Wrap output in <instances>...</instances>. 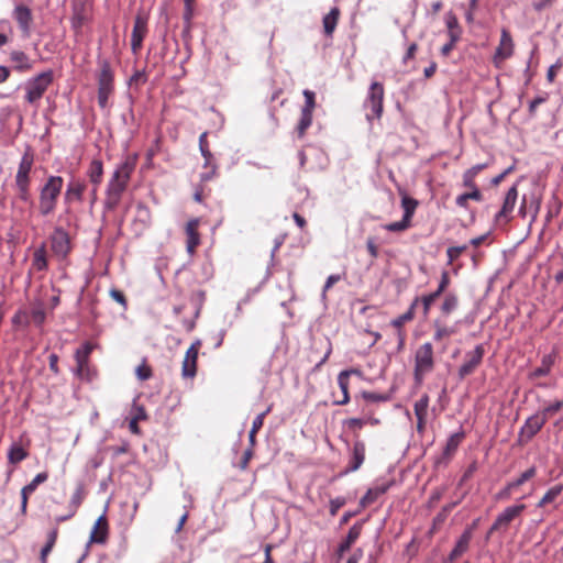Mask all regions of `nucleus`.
I'll return each mask as SVG.
<instances>
[{"mask_svg":"<svg viewBox=\"0 0 563 563\" xmlns=\"http://www.w3.org/2000/svg\"><path fill=\"white\" fill-rule=\"evenodd\" d=\"M135 167L136 156H128L117 166L106 188L103 200V209L106 211H114L119 207Z\"/></svg>","mask_w":563,"mask_h":563,"instance_id":"nucleus-1","label":"nucleus"},{"mask_svg":"<svg viewBox=\"0 0 563 563\" xmlns=\"http://www.w3.org/2000/svg\"><path fill=\"white\" fill-rule=\"evenodd\" d=\"M97 79V100L98 106L104 110L110 107V98L114 95V70L107 58L98 59Z\"/></svg>","mask_w":563,"mask_h":563,"instance_id":"nucleus-2","label":"nucleus"},{"mask_svg":"<svg viewBox=\"0 0 563 563\" xmlns=\"http://www.w3.org/2000/svg\"><path fill=\"white\" fill-rule=\"evenodd\" d=\"M64 179L60 176H49L40 190L38 211L46 217L56 209L58 197L62 192Z\"/></svg>","mask_w":563,"mask_h":563,"instance_id":"nucleus-3","label":"nucleus"},{"mask_svg":"<svg viewBox=\"0 0 563 563\" xmlns=\"http://www.w3.org/2000/svg\"><path fill=\"white\" fill-rule=\"evenodd\" d=\"M33 165H34V153L31 147H27L21 157L18 170L15 174V186L18 189V196L24 202L29 201L30 197H31L30 174L32 172Z\"/></svg>","mask_w":563,"mask_h":563,"instance_id":"nucleus-4","label":"nucleus"},{"mask_svg":"<svg viewBox=\"0 0 563 563\" xmlns=\"http://www.w3.org/2000/svg\"><path fill=\"white\" fill-rule=\"evenodd\" d=\"M435 360L431 342L421 344L415 352L413 378L417 384H422L424 377L434 369Z\"/></svg>","mask_w":563,"mask_h":563,"instance_id":"nucleus-5","label":"nucleus"},{"mask_svg":"<svg viewBox=\"0 0 563 563\" xmlns=\"http://www.w3.org/2000/svg\"><path fill=\"white\" fill-rule=\"evenodd\" d=\"M54 71L45 70L25 82V101L32 106L37 104L48 87L53 84Z\"/></svg>","mask_w":563,"mask_h":563,"instance_id":"nucleus-6","label":"nucleus"},{"mask_svg":"<svg viewBox=\"0 0 563 563\" xmlns=\"http://www.w3.org/2000/svg\"><path fill=\"white\" fill-rule=\"evenodd\" d=\"M384 98L385 89L382 82L373 81L368 88L366 98L364 100V108L369 110L366 113V119L372 121L380 119L384 112Z\"/></svg>","mask_w":563,"mask_h":563,"instance_id":"nucleus-7","label":"nucleus"},{"mask_svg":"<svg viewBox=\"0 0 563 563\" xmlns=\"http://www.w3.org/2000/svg\"><path fill=\"white\" fill-rule=\"evenodd\" d=\"M526 508L527 506L525 504H515L506 507L496 517L495 521L490 526L488 530V536H490L494 532H507L511 522L515 521L516 519H519L523 511L526 510Z\"/></svg>","mask_w":563,"mask_h":563,"instance_id":"nucleus-8","label":"nucleus"},{"mask_svg":"<svg viewBox=\"0 0 563 563\" xmlns=\"http://www.w3.org/2000/svg\"><path fill=\"white\" fill-rule=\"evenodd\" d=\"M92 350L93 345L90 342H86L75 353V360L77 363L76 374L81 379L91 380L96 376V369L89 364Z\"/></svg>","mask_w":563,"mask_h":563,"instance_id":"nucleus-9","label":"nucleus"},{"mask_svg":"<svg viewBox=\"0 0 563 563\" xmlns=\"http://www.w3.org/2000/svg\"><path fill=\"white\" fill-rule=\"evenodd\" d=\"M202 346L200 339H196L185 353L181 362V377L184 379H194L197 375L198 355Z\"/></svg>","mask_w":563,"mask_h":563,"instance_id":"nucleus-10","label":"nucleus"},{"mask_svg":"<svg viewBox=\"0 0 563 563\" xmlns=\"http://www.w3.org/2000/svg\"><path fill=\"white\" fill-rule=\"evenodd\" d=\"M515 52V43L510 32L503 27L500 32V41L493 56V64L496 68H501L504 62L510 58Z\"/></svg>","mask_w":563,"mask_h":563,"instance_id":"nucleus-11","label":"nucleus"},{"mask_svg":"<svg viewBox=\"0 0 563 563\" xmlns=\"http://www.w3.org/2000/svg\"><path fill=\"white\" fill-rule=\"evenodd\" d=\"M51 250L59 258H66L71 252V242L68 232L62 228L56 227L49 236Z\"/></svg>","mask_w":563,"mask_h":563,"instance_id":"nucleus-12","label":"nucleus"},{"mask_svg":"<svg viewBox=\"0 0 563 563\" xmlns=\"http://www.w3.org/2000/svg\"><path fill=\"white\" fill-rule=\"evenodd\" d=\"M547 423L545 418L539 411L528 417L520 428L518 434V441L520 444H527L533 437L541 431L543 426Z\"/></svg>","mask_w":563,"mask_h":563,"instance_id":"nucleus-13","label":"nucleus"},{"mask_svg":"<svg viewBox=\"0 0 563 563\" xmlns=\"http://www.w3.org/2000/svg\"><path fill=\"white\" fill-rule=\"evenodd\" d=\"M484 354L485 349L483 344H478L475 346L473 351L465 353L464 362L459 367L457 372L460 379H464L465 377L472 375L477 369V367L483 362Z\"/></svg>","mask_w":563,"mask_h":563,"instance_id":"nucleus-14","label":"nucleus"},{"mask_svg":"<svg viewBox=\"0 0 563 563\" xmlns=\"http://www.w3.org/2000/svg\"><path fill=\"white\" fill-rule=\"evenodd\" d=\"M148 18L146 14L139 12L134 19V25L131 34V49L134 54H139L143 46V40L146 37L148 27Z\"/></svg>","mask_w":563,"mask_h":563,"instance_id":"nucleus-15","label":"nucleus"},{"mask_svg":"<svg viewBox=\"0 0 563 563\" xmlns=\"http://www.w3.org/2000/svg\"><path fill=\"white\" fill-rule=\"evenodd\" d=\"M518 200V188L517 185L511 186L505 195L503 206L495 216V222L500 224H507L512 219V212L515 210Z\"/></svg>","mask_w":563,"mask_h":563,"instance_id":"nucleus-16","label":"nucleus"},{"mask_svg":"<svg viewBox=\"0 0 563 563\" xmlns=\"http://www.w3.org/2000/svg\"><path fill=\"white\" fill-rule=\"evenodd\" d=\"M351 375H361V371L357 368L344 369L338 375V385L342 391L340 399H334L333 405L344 406L350 401V377Z\"/></svg>","mask_w":563,"mask_h":563,"instance_id":"nucleus-17","label":"nucleus"},{"mask_svg":"<svg viewBox=\"0 0 563 563\" xmlns=\"http://www.w3.org/2000/svg\"><path fill=\"white\" fill-rule=\"evenodd\" d=\"M200 225L199 218L190 219L185 225V234H186V250L188 254L192 255L196 252V249L200 245V233L198 228Z\"/></svg>","mask_w":563,"mask_h":563,"instance_id":"nucleus-18","label":"nucleus"},{"mask_svg":"<svg viewBox=\"0 0 563 563\" xmlns=\"http://www.w3.org/2000/svg\"><path fill=\"white\" fill-rule=\"evenodd\" d=\"M429 402H430L429 396L427 394H423L413 404V412L417 418V432L420 435H423L426 432Z\"/></svg>","mask_w":563,"mask_h":563,"instance_id":"nucleus-19","label":"nucleus"},{"mask_svg":"<svg viewBox=\"0 0 563 563\" xmlns=\"http://www.w3.org/2000/svg\"><path fill=\"white\" fill-rule=\"evenodd\" d=\"M47 478H48L47 472L38 473L27 485H25L21 489V512H22V515H26L30 495L36 490L38 485L46 482Z\"/></svg>","mask_w":563,"mask_h":563,"instance_id":"nucleus-20","label":"nucleus"},{"mask_svg":"<svg viewBox=\"0 0 563 563\" xmlns=\"http://www.w3.org/2000/svg\"><path fill=\"white\" fill-rule=\"evenodd\" d=\"M109 536V522L106 515H101L95 522L90 537V543L103 544L107 542Z\"/></svg>","mask_w":563,"mask_h":563,"instance_id":"nucleus-21","label":"nucleus"},{"mask_svg":"<svg viewBox=\"0 0 563 563\" xmlns=\"http://www.w3.org/2000/svg\"><path fill=\"white\" fill-rule=\"evenodd\" d=\"M473 528L474 527L466 528L464 532L461 534V537L456 541L455 547L453 548V550L451 551L446 559L448 563L454 562L456 559H459L460 556L467 552L471 540L473 538Z\"/></svg>","mask_w":563,"mask_h":563,"instance_id":"nucleus-22","label":"nucleus"},{"mask_svg":"<svg viewBox=\"0 0 563 563\" xmlns=\"http://www.w3.org/2000/svg\"><path fill=\"white\" fill-rule=\"evenodd\" d=\"M13 18L18 22L22 33L29 36L31 33V25L33 22L32 11L24 4H19L13 11Z\"/></svg>","mask_w":563,"mask_h":563,"instance_id":"nucleus-23","label":"nucleus"},{"mask_svg":"<svg viewBox=\"0 0 563 563\" xmlns=\"http://www.w3.org/2000/svg\"><path fill=\"white\" fill-rule=\"evenodd\" d=\"M365 443L355 441L352 449V455L345 473L357 471L365 461Z\"/></svg>","mask_w":563,"mask_h":563,"instance_id":"nucleus-24","label":"nucleus"},{"mask_svg":"<svg viewBox=\"0 0 563 563\" xmlns=\"http://www.w3.org/2000/svg\"><path fill=\"white\" fill-rule=\"evenodd\" d=\"M361 532V522H356L350 528L346 538L338 547L336 554L339 558H341L346 551L351 549L354 542L360 538Z\"/></svg>","mask_w":563,"mask_h":563,"instance_id":"nucleus-25","label":"nucleus"},{"mask_svg":"<svg viewBox=\"0 0 563 563\" xmlns=\"http://www.w3.org/2000/svg\"><path fill=\"white\" fill-rule=\"evenodd\" d=\"M87 176L90 183L93 185L92 195L97 194L98 187L102 181L103 176V164L100 159H92L89 164Z\"/></svg>","mask_w":563,"mask_h":563,"instance_id":"nucleus-26","label":"nucleus"},{"mask_svg":"<svg viewBox=\"0 0 563 563\" xmlns=\"http://www.w3.org/2000/svg\"><path fill=\"white\" fill-rule=\"evenodd\" d=\"M390 485L391 483H384L369 488L360 500L361 508H366L367 506L374 504L378 497L384 495L389 489Z\"/></svg>","mask_w":563,"mask_h":563,"instance_id":"nucleus-27","label":"nucleus"},{"mask_svg":"<svg viewBox=\"0 0 563 563\" xmlns=\"http://www.w3.org/2000/svg\"><path fill=\"white\" fill-rule=\"evenodd\" d=\"M86 190V184L82 180H71L69 181L66 192H65V201H81L84 192Z\"/></svg>","mask_w":563,"mask_h":563,"instance_id":"nucleus-28","label":"nucleus"},{"mask_svg":"<svg viewBox=\"0 0 563 563\" xmlns=\"http://www.w3.org/2000/svg\"><path fill=\"white\" fill-rule=\"evenodd\" d=\"M10 60L14 63V69L19 73L29 71L33 68V62L22 51H12L10 53Z\"/></svg>","mask_w":563,"mask_h":563,"instance_id":"nucleus-29","label":"nucleus"},{"mask_svg":"<svg viewBox=\"0 0 563 563\" xmlns=\"http://www.w3.org/2000/svg\"><path fill=\"white\" fill-rule=\"evenodd\" d=\"M88 20L89 12L87 8L84 4L75 5L74 14L71 16V27L78 33Z\"/></svg>","mask_w":563,"mask_h":563,"instance_id":"nucleus-30","label":"nucleus"},{"mask_svg":"<svg viewBox=\"0 0 563 563\" xmlns=\"http://www.w3.org/2000/svg\"><path fill=\"white\" fill-rule=\"evenodd\" d=\"M418 305H419V298H415L412 303L410 305L409 309L405 313H402V314L398 316L397 318H395L394 320H391V322H390L391 327H394L396 329V331H405L404 324L406 322L411 321L415 318V309Z\"/></svg>","mask_w":563,"mask_h":563,"instance_id":"nucleus-31","label":"nucleus"},{"mask_svg":"<svg viewBox=\"0 0 563 563\" xmlns=\"http://www.w3.org/2000/svg\"><path fill=\"white\" fill-rule=\"evenodd\" d=\"M465 437L466 434L464 430H460L451 434L443 449V455L445 457H451L456 452L460 444L464 441Z\"/></svg>","mask_w":563,"mask_h":563,"instance_id":"nucleus-32","label":"nucleus"},{"mask_svg":"<svg viewBox=\"0 0 563 563\" xmlns=\"http://www.w3.org/2000/svg\"><path fill=\"white\" fill-rule=\"evenodd\" d=\"M555 362V354H547L541 358L540 366L536 367L531 372L532 378H539L549 375L551 368Z\"/></svg>","mask_w":563,"mask_h":563,"instance_id":"nucleus-33","label":"nucleus"},{"mask_svg":"<svg viewBox=\"0 0 563 563\" xmlns=\"http://www.w3.org/2000/svg\"><path fill=\"white\" fill-rule=\"evenodd\" d=\"M340 9L334 7L330 10V12L323 18V30L324 34L331 36L336 27L339 18H340Z\"/></svg>","mask_w":563,"mask_h":563,"instance_id":"nucleus-34","label":"nucleus"},{"mask_svg":"<svg viewBox=\"0 0 563 563\" xmlns=\"http://www.w3.org/2000/svg\"><path fill=\"white\" fill-rule=\"evenodd\" d=\"M32 266L34 269L42 272L47 269V254H46V245L43 243L40 247H37L33 253Z\"/></svg>","mask_w":563,"mask_h":563,"instance_id":"nucleus-35","label":"nucleus"},{"mask_svg":"<svg viewBox=\"0 0 563 563\" xmlns=\"http://www.w3.org/2000/svg\"><path fill=\"white\" fill-rule=\"evenodd\" d=\"M433 340L435 342H440L444 339H449L453 334H455V329L453 327H448L443 324L440 320H434L433 322Z\"/></svg>","mask_w":563,"mask_h":563,"instance_id":"nucleus-36","label":"nucleus"},{"mask_svg":"<svg viewBox=\"0 0 563 563\" xmlns=\"http://www.w3.org/2000/svg\"><path fill=\"white\" fill-rule=\"evenodd\" d=\"M57 538H58V527H55L51 531H48L46 543L41 550V563H47V558H48L49 553L52 552L53 548L55 547Z\"/></svg>","mask_w":563,"mask_h":563,"instance_id":"nucleus-37","label":"nucleus"},{"mask_svg":"<svg viewBox=\"0 0 563 563\" xmlns=\"http://www.w3.org/2000/svg\"><path fill=\"white\" fill-rule=\"evenodd\" d=\"M563 492V484H556L549 488L545 494L542 496V498L538 501L537 507L543 508L549 504H552L556 500V498L562 494Z\"/></svg>","mask_w":563,"mask_h":563,"instance_id":"nucleus-38","label":"nucleus"},{"mask_svg":"<svg viewBox=\"0 0 563 563\" xmlns=\"http://www.w3.org/2000/svg\"><path fill=\"white\" fill-rule=\"evenodd\" d=\"M29 456V452L20 444H12L8 452V461L10 464H19Z\"/></svg>","mask_w":563,"mask_h":563,"instance_id":"nucleus-39","label":"nucleus"},{"mask_svg":"<svg viewBox=\"0 0 563 563\" xmlns=\"http://www.w3.org/2000/svg\"><path fill=\"white\" fill-rule=\"evenodd\" d=\"M539 212V201L531 200L528 202L526 196H523L521 205L519 207V216L521 218H526L528 214H531L532 219L537 218Z\"/></svg>","mask_w":563,"mask_h":563,"instance_id":"nucleus-40","label":"nucleus"},{"mask_svg":"<svg viewBox=\"0 0 563 563\" xmlns=\"http://www.w3.org/2000/svg\"><path fill=\"white\" fill-rule=\"evenodd\" d=\"M475 200L477 202H481L483 200V194L482 191H468L464 192L462 195H459L455 199L456 206L463 209H468V201Z\"/></svg>","mask_w":563,"mask_h":563,"instance_id":"nucleus-41","label":"nucleus"},{"mask_svg":"<svg viewBox=\"0 0 563 563\" xmlns=\"http://www.w3.org/2000/svg\"><path fill=\"white\" fill-rule=\"evenodd\" d=\"M312 118H313V113L301 111L299 122L296 126V132H297L298 137L301 139L305 136L307 130L312 124Z\"/></svg>","mask_w":563,"mask_h":563,"instance_id":"nucleus-42","label":"nucleus"},{"mask_svg":"<svg viewBox=\"0 0 563 563\" xmlns=\"http://www.w3.org/2000/svg\"><path fill=\"white\" fill-rule=\"evenodd\" d=\"M401 207L404 209L402 218L411 222L413 213L418 207V201L411 197L404 196L401 199Z\"/></svg>","mask_w":563,"mask_h":563,"instance_id":"nucleus-43","label":"nucleus"},{"mask_svg":"<svg viewBox=\"0 0 563 563\" xmlns=\"http://www.w3.org/2000/svg\"><path fill=\"white\" fill-rule=\"evenodd\" d=\"M459 299L454 294H448L441 305V311L444 316L451 314L457 307Z\"/></svg>","mask_w":563,"mask_h":563,"instance_id":"nucleus-44","label":"nucleus"},{"mask_svg":"<svg viewBox=\"0 0 563 563\" xmlns=\"http://www.w3.org/2000/svg\"><path fill=\"white\" fill-rule=\"evenodd\" d=\"M439 297L440 296L437 292H434V291L431 292V294H428V295H423L422 297H418L419 298V303L422 305V314H423V317H428L432 305L434 303V301Z\"/></svg>","mask_w":563,"mask_h":563,"instance_id":"nucleus-45","label":"nucleus"},{"mask_svg":"<svg viewBox=\"0 0 563 563\" xmlns=\"http://www.w3.org/2000/svg\"><path fill=\"white\" fill-rule=\"evenodd\" d=\"M537 475V467L531 466L528 470H526L523 473L520 474V476L514 481H511V485L517 489L521 485H523L526 482L530 481Z\"/></svg>","mask_w":563,"mask_h":563,"instance_id":"nucleus-46","label":"nucleus"},{"mask_svg":"<svg viewBox=\"0 0 563 563\" xmlns=\"http://www.w3.org/2000/svg\"><path fill=\"white\" fill-rule=\"evenodd\" d=\"M563 409V400H555L548 406H545L542 410L539 412L544 416L545 421H548L549 418L558 413L560 410Z\"/></svg>","mask_w":563,"mask_h":563,"instance_id":"nucleus-47","label":"nucleus"},{"mask_svg":"<svg viewBox=\"0 0 563 563\" xmlns=\"http://www.w3.org/2000/svg\"><path fill=\"white\" fill-rule=\"evenodd\" d=\"M411 227V222L402 218L400 221L385 224L383 228L389 232H402Z\"/></svg>","mask_w":563,"mask_h":563,"instance_id":"nucleus-48","label":"nucleus"},{"mask_svg":"<svg viewBox=\"0 0 563 563\" xmlns=\"http://www.w3.org/2000/svg\"><path fill=\"white\" fill-rule=\"evenodd\" d=\"M302 95L305 97V106L302 107L301 111L313 113V110L316 108L314 92L309 89H306L303 90Z\"/></svg>","mask_w":563,"mask_h":563,"instance_id":"nucleus-49","label":"nucleus"},{"mask_svg":"<svg viewBox=\"0 0 563 563\" xmlns=\"http://www.w3.org/2000/svg\"><path fill=\"white\" fill-rule=\"evenodd\" d=\"M135 374L141 380H147L152 377L153 372L146 360H143V362L136 367Z\"/></svg>","mask_w":563,"mask_h":563,"instance_id":"nucleus-50","label":"nucleus"},{"mask_svg":"<svg viewBox=\"0 0 563 563\" xmlns=\"http://www.w3.org/2000/svg\"><path fill=\"white\" fill-rule=\"evenodd\" d=\"M85 498V494H84V490L81 487H78L76 489V492L73 494L71 498H70V501H69V505H68V509H71V510H75L76 512L78 511V508L80 507L82 500Z\"/></svg>","mask_w":563,"mask_h":563,"instance_id":"nucleus-51","label":"nucleus"},{"mask_svg":"<svg viewBox=\"0 0 563 563\" xmlns=\"http://www.w3.org/2000/svg\"><path fill=\"white\" fill-rule=\"evenodd\" d=\"M467 250V245L462 246H450L446 250V255L449 258V263L452 264L456 261L465 251Z\"/></svg>","mask_w":563,"mask_h":563,"instance_id":"nucleus-52","label":"nucleus"},{"mask_svg":"<svg viewBox=\"0 0 563 563\" xmlns=\"http://www.w3.org/2000/svg\"><path fill=\"white\" fill-rule=\"evenodd\" d=\"M462 178H463V186L468 188L470 191H481L475 181L476 177L473 176L468 170H465L463 173Z\"/></svg>","mask_w":563,"mask_h":563,"instance_id":"nucleus-53","label":"nucleus"},{"mask_svg":"<svg viewBox=\"0 0 563 563\" xmlns=\"http://www.w3.org/2000/svg\"><path fill=\"white\" fill-rule=\"evenodd\" d=\"M456 506V503L448 504L445 505L441 511L434 517L433 522L434 525H441L446 519L448 515L453 510V508Z\"/></svg>","mask_w":563,"mask_h":563,"instance_id":"nucleus-54","label":"nucleus"},{"mask_svg":"<svg viewBox=\"0 0 563 563\" xmlns=\"http://www.w3.org/2000/svg\"><path fill=\"white\" fill-rule=\"evenodd\" d=\"M199 148H200V152H201V155L203 156V158H208L210 156V154H212L210 151V147H209L208 132H203L200 134Z\"/></svg>","mask_w":563,"mask_h":563,"instance_id":"nucleus-55","label":"nucleus"},{"mask_svg":"<svg viewBox=\"0 0 563 563\" xmlns=\"http://www.w3.org/2000/svg\"><path fill=\"white\" fill-rule=\"evenodd\" d=\"M516 490V488L511 485L510 482H508L503 489H500L496 495V500H508L510 499L512 493Z\"/></svg>","mask_w":563,"mask_h":563,"instance_id":"nucleus-56","label":"nucleus"},{"mask_svg":"<svg viewBox=\"0 0 563 563\" xmlns=\"http://www.w3.org/2000/svg\"><path fill=\"white\" fill-rule=\"evenodd\" d=\"M131 419H135V421H143L147 419L146 410L143 406L134 404L131 411Z\"/></svg>","mask_w":563,"mask_h":563,"instance_id":"nucleus-57","label":"nucleus"},{"mask_svg":"<svg viewBox=\"0 0 563 563\" xmlns=\"http://www.w3.org/2000/svg\"><path fill=\"white\" fill-rule=\"evenodd\" d=\"M272 410V406H269L265 411H263L262 413H260L254 420H253V423H252V428L251 430H253V432H258L263 424H264V419L265 417L271 412Z\"/></svg>","mask_w":563,"mask_h":563,"instance_id":"nucleus-58","label":"nucleus"},{"mask_svg":"<svg viewBox=\"0 0 563 563\" xmlns=\"http://www.w3.org/2000/svg\"><path fill=\"white\" fill-rule=\"evenodd\" d=\"M346 500L344 497H336L330 500L329 511L332 517L336 516L340 508L345 505Z\"/></svg>","mask_w":563,"mask_h":563,"instance_id":"nucleus-59","label":"nucleus"},{"mask_svg":"<svg viewBox=\"0 0 563 563\" xmlns=\"http://www.w3.org/2000/svg\"><path fill=\"white\" fill-rule=\"evenodd\" d=\"M136 209H137V214L141 218V220L144 223H148L151 221L150 208L146 205L140 202V203H137Z\"/></svg>","mask_w":563,"mask_h":563,"instance_id":"nucleus-60","label":"nucleus"},{"mask_svg":"<svg viewBox=\"0 0 563 563\" xmlns=\"http://www.w3.org/2000/svg\"><path fill=\"white\" fill-rule=\"evenodd\" d=\"M110 296L114 301L120 303L122 307H124V308L126 307V305H128L126 297L121 290L112 288L110 290Z\"/></svg>","mask_w":563,"mask_h":563,"instance_id":"nucleus-61","label":"nucleus"},{"mask_svg":"<svg viewBox=\"0 0 563 563\" xmlns=\"http://www.w3.org/2000/svg\"><path fill=\"white\" fill-rule=\"evenodd\" d=\"M253 454H254V450H252V448H249L244 451L243 453V456L241 459V462H240V468L241 470H246L247 466H249V463L250 461L252 460L253 457Z\"/></svg>","mask_w":563,"mask_h":563,"instance_id":"nucleus-62","label":"nucleus"},{"mask_svg":"<svg viewBox=\"0 0 563 563\" xmlns=\"http://www.w3.org/2000/svg\"><path fill=\"white\" fill-rule=\"evenodd\" d=\"M449 284H450V276H449L448 272H443L442 275H441V280H440V284L438 286V289L434 292H437L439 296H441L442 292L449 286Z\"/></svg>","mask_w":563,"mask_h":563,"instance_id":"nucleus-63","label":"nucleus"},{"mask_svg":"<svg viewBox=\"0 0 563 563\" xmlns=\"http://www.w3.org/2000/svg\"><path fill=\"white\" fill-rule=\"evenodd\" d=\"M58 355L55 354V353H52L49 356H48V365H49V369L55 374V375H58L59 374V367H58Z\"/></svg>","mask_w":563,"mask_h":563,"instance_id":"nucleus-64","label":"nucleus"}]
</instances>
